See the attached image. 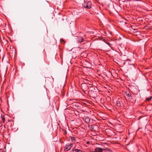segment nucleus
<instances>
[{"label": "nucleus", "instance_id": "nucleus-1", "mask_svg": "<svg viewBox=\"0 0 152 152\" xmlns=\"http://www.w3.org/2000/svg\"><path fill=\"white\" fill-rule=\"evenodd\" d=\"M81 86L82 91L84 92L87 91L89 89V87L86 83H82Z\"/></svg>", "mask_w": 152, "mask_h": 152}, {"label": "nucleus", "instance_id": "nucleus-2", "mask_svg": "<svg viewBox=\"0 0 152 152\" xmlns=\"http://www.w3.org/2000/svg\"><path fill=\"white\" fill-rule=\"evenodd\" d=\"M73 146L72 143L67 144L64 147V151H67L69 150Z\"/></svg>", "mask_w": 152, "mask_h": 152}, {"label": "nucleus", "instance_id": "nucleus-3", "mask_svg": "<svg viewBox=\"0 0 152 152\" xmlns=\"http://www.w3.org/2000/svg\"><path fill=\"white\" fill-rule=\"evenodd\" d=\"M91 3L90 1L85 2L83 5L85 8L89 9L91 7Z\"/></svg>", "mask_w": 152, "mask_h": 152}, {"label": "nucleus", "instance_id": "nucleus-4", "mask_svg": "<svg viewBox=\"0 0 152 152\" xmlns=\"http://www.w3.org/2000/svg\"><path fill=\"white\" fill-rule=\"evenodd\" d=\"M72 151L73 152H83L82 150L77 148L76 146L73 148Z\"/></svg>", "mask_w": 152, "mask_h": 152}, {"label": "nucleus", "instance_id": "nucleus-5", "mask_svg": "<svg viewBox=\"0 0 152 152\" xmlns=\"http://www.w3.org/2000/svg\"><path fill=\"white\" fill-rule=\"evenodd\" d=\"M77 41L79 43H81L84 41V38L82 37H79L77 38Z\"/></svg>", "mask_w": 152, "mask_h": 152}, {"label": "nucleus", "instance_id": "nucleus-6", "mask_svg": "<svg viewBox=\"0 0 152 152\" xmlns=\"http://www.w3.org/2000/svg\"><path fill=\"white\" fill-rule=\"evenodd\" d=\"M83 120L86 123L88 124L90 121V118L88 117H86L83 118Z\"/></svg>", "mask_w": 152, "mask_h": 152}, {"label": "nucleus", "instance_id": "nucleus-7", "mask_svg": "<svg viewBox=\"0 0 152 152\" xmlns=\"http://www.w3.org/2000/svg\"><path fill=\"white\" fill-rule=\"evenodd\" d=\"M103 149L100 148H96L95 149V151L96 152H102L103 151Z\"/></svg>", "mask_w": 152, "mask_h": 152}, {"label": "nucleus", "instance_id": "nucleus-8", "mask_svg": "<svg viewBox=\"0 0 152 152\" xmlns=\"http://www.w3.org/2000/svg\"><path fill=\"white\" fill-rule=\"evenodd\" d=\"M117 106L119 108L121 107V104L119 101H117L116 102Z\"/></svg>", "mask_w": 152, "mask_h": 152}, {"label": "nucleus", "instance_id": "nucleus-9", "mask_svg": "<svg viewBox=\"0 0 152 152\" xmlns=\"http://www.w3.org/2000/svg\"><path fill=\"white\" fill-rule=\"evenodd\" d=\"M125 95L128 97H130L131 96V93L129 92H126L125 93Z\"/></svg>", "mask_w": 152, "mask_h": 152}, {"label": "nucleus", "instance_id": "nucleus-10", "mask_svg": "<svg viewBox=\"0 0 152 152\" xmlns=\"http://www.w3.org/2000/svg\"><path fill=\"white\" fill-rule=\"evenodd\" d=\"M152 98V96H150L149 97H148L146 99V100L147 101H150Z\"/></svg>", "mask_w": 152, "mask_h": 152}, {"label": "nucleus", "instance_id": "nucleus-11", "mask_svg": "<svg viewBox=\"0 0 152 152\" xmlns=\"http://www.w3.org/2000/svg\"><path fill=\"white\" fill-rule=\"evenodd\" d=\"M71 141L73 142H74L75 141V138L74 137H71Z\"/></svg>", "mask_w": 152, "mask_h": 152}, {"label": "nucleus", "instance_id": "nucleus-12", "mask_svg": "<svg viewBox=\"0 0 152 152\" xmlns=\"http://www.w3.org/2000/svg\"><path fill=\"white\" fill-rule=\"evenodd\" d=\"M1 118L3 121V122L4 123L5 121V118H4V116L1 117Z\"/></svg>", "mask_w": 152, "mask_h": 152}, {"label": "nucleus", "instance_id": "nucleus-13", "mask_svg": "<svg viewBox=\"0 0 152 152\" xmlns=\"http://www.w3.org/2000/svg\"><path fill=\"white\" fill-rule=\"evenodd\" d=\"M127 61H128V63L129 65H132L131 62L129 60H127Z\"/></svg>", "mask_w": 152, "mask_h": 152}, {"label": "nucleus", "instance_id": "nucleus-14", "mask_svg": "<svg viewBox=\"0 0 152 152\" xmlns=\"http://www.w3.org/2000/svg\"><path fill=\"white\" fill-rule=\"evenodd\" d=\"M106 43L109 46H110V43L109 42H106Z\"/></svg>", "mask_w": 152, "mask_h": 152}, {"label": "nucleus", "instance_id": "nucleus-15", "mask_svg": "<svg viewBox=\"0 0 152 152\" xmlns=\"http://www.w3.org/2000/svg\"><path fill=\"white\" fill-rule=\"evenodd\" d=\"M60 42H64V40L63 39H60Z\"/></svg>", "mask_w": 152, "mask_h": 152}, {"label": "nucleus", "instance_id": "nucleus-16", "mask_svg": "<svg viewBox=\"0 0 152 152\" xmlns=\"http://www.w3.org/2000/svg\"><path fill=\"white\" fill-rule=\"evenodd\" d=\"M89 86H89V87H92V85H91V84H89Z\"/></svg>", "mask_w": 152, "mask_h": 152}, {"label": "nucleus", "instance_id": "nucleus-17", "mask_svg": "<svg viewBox=\"0 0 152 152\" xmlns=\"http://www.w3.org/2000/svg\"><path fill=\"white\" fill-rule=\"evenodd\" d=\"M1 124H0V127H1Z\"/></svg>", "mask_w": 152, "mask_h": 152}, {"label": "nucleus", "instance_id": "nucleus-18", "mask_svg": "<svg viewBox=\"0 0 152 152\" xmlns=\"http://www.w3.org/2000/svg\"><path fill=\"white\" fill-rule=\"evenodd\" d=\"M89 143V142H87V143L88 144V143Z\"/></svg>", "mask_w": 152, "mask_h": 152}]
</instances>
